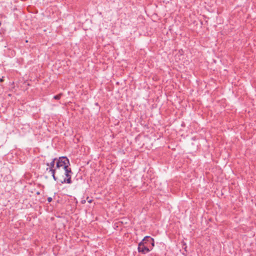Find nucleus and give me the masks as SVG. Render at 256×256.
Listing matches in <instances>:
<instances>
[{
    "label": "nucleus",
    "mask_w": 256,
    "mask_h": 256,
    "mask_svg": "<svg viewBox=\"0 0 256 256\" xmlns=\"http://www.w3.org/2000/svg\"><path fill=\"white\" fill-rule=\"evenodd\" d=\"M141 242H143V244L145 246H148V248L150 249V250L152 249L154 246V238H152L149 236H145Z\"/></svg>",
    "instance_id": "f03ea898"
},
{
    "label": "nucleus",
    "mask_w": 256,
    "mask_h": 256,
    "mask_svg": "<svg viewBox=\"0 0 256 256\" xmlns=\"http://www.w3.org/2000/svg\"><path fill=\"white\" fill-rule=\"evenodd\" d=\"M56 158H54L52 160L49 164L47 163L46 165L48 166V168H46V170L49 172H50L51 174H52V176L54 180H56V178L55 177V172L56 170L54 168V164H55V160Z\"/></svg>",
    "instance_id": "7ed1b4c3"
},
{
    "label": "nucleus",
    "mask_w": 256,
    "mask_h": 256,
    "mask_svg": "<svg viewBox=\"0 0 256 256\" xmlns=\"http://www.w3.org/2000/svg\"><path fill=\"white\" fill-rule=\"evenodd\" d=\"M138 251L139 252H142L144 254H146L150 251V249L148 248V246H145L143 242H140L138 246Z\"/></svg>",
    "instance_id": "20e7f679"
},
{
    "label": "nucleus",
    "mask_w": 256,
    "mask_h": 256,
    "mask_svg": "<svg viewBox=\"0 0 256 256\" xmlns=\"http://www.w3.org/2000/svg\"><path fill=\"white\" fill-rule=\"evenodd\" d=\"M70 162L68 159L64 156L60 157L56 162V167L58 169L62 168L64 171V178L62 183L70 184L72 182L71 178L72 172L70 168L68 167Z\"/></svg>",
    "instance_id": "f257e3e1"
},
{
    "label": "nucleus",
    "mask_w": 256,
    "mask_h": 256,
    "mask_svg": "<svg viewBox=\"0 0 256 256\" xmlns=\"http://www.w3.org/2000/svg\"><path fill=\"white\" fill-rule=\"evenodd\" d=\"M4 81V77H2V78H1L0 79V82H2Z\"/></svg>",
    "instance_id": "0eeeda50"
},
{
    "label": "nucleus",
    "mask_w": 256,
    "mask_h": 256,
    "mask_svg": "<svg viewBox=\"0 0 256 256\" xmlns=\"http://www.w3.org/2000/svg\"><path fill=\"white\" fill-rule=\"evenodd\" d=\"M1 26V22H0V26Z\"/></svg>",
    "instance_id": "6e6552de"
},
{
    "label": "nucleus",
    "mask_w": 256,
    "mask_h": 256,
    "mask_svg": "<svg viewBox=\"0 0 256 256\" xmlns=\"http://www.w3.org/2000/svg\"><path fill=\"white\" fill-rule=\"evenodd\" d=\"M48 202H51L52 201V198H50V197L48 198Z\"/></svg>",
    "instance_id": "423d86ee"
},
{
    "label": "nucleus",
    "mask_w": 256,
    "mask_h": 256,
    "mask_svg": "<svg viewBox=\"0 0 256 256\" xmlns=\"http://www.w3.org/2000/svg\"><path fill=\"white\" fill-rule=\"evenodd\" d=\"M62 94H58V95H56V96H54V98L55 100H59L61 96H62Z\"/></svg>",
    "instance_id": "39448f33"
}]
</instances>
